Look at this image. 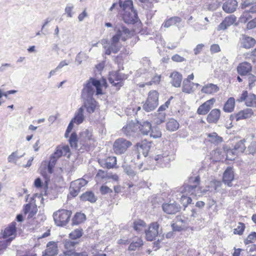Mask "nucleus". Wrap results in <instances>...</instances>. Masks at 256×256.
I'll list each match as a JSON object with an SVG mask.
<instances>
[{"label":"nucleus","instance_id":"1","mask_svg":"<svg viewBox=\"0 0 256 256\" xmlns=\"http://www.w3.org/2000/svg\"><path fill=\"white\" fill-rule=\"evenodd\" d=\"M94 88H96V78H90L82 90L81 97L83 100V106L88 112L91 114L94 112L96 108V100L94 98Z\"/></svg>","mask_w":256,"mask_h":256},{"label":"nucleus","instance_id":"2","mask_svg":"<svg viewBox=\"0 0 256 256\" xmlns=\"http://www.w3.org/2000/svg\"><path fill=\"white\" fill-rule=\"evenodd\" d=\"M175 159L174 152L168 147L164 148L160 154L152 158V162L161 168L168 167L170 162Z\"/></svg>","mask_w":256,"mask_h":256},{"label":"nucleus","instance_id":"3","mask_svg":"<svg viewBox=\"0 0 256 256\" xmlns=\"http://www.w3.org/2000/svg\"><path fill=\"white\" fill-rule=\"evenodd\" d=\"M200 184V177L199 176L194 177L190 176L182 186L180 188V192L186 194L196 196V191L199 190Z\"/></svg>","mask_w":256,"mask_h":256},{"label":"nucleus","instance_id":"4","mask_svg":"<svg viewBox=\"0 0 256 256\" xmlns=\"http://www.w3.org/2000/svg\"><path fill=\"white\" fill-rule=\"evenodd\" d=\"M72 214L71 210L65 209L59 210L53 214V218L56 224L62 226H66L70 220Z\"/></svg>","mask_w":256,"mask_h":256},{"label":"nucleus","instance_id":"5","mask_svg":"<svg viewBox=\"0 0 256 256\" xmlns=\"http://www.w3.org/2000/svg\"><path fill=\"white\" fill-rule=\"evenodd\" d=\"M244 142V139L238 141L235 144L233 148H227L226 147H224L227 158L232 160L234 159L236 156L242 154L246 148Z\"/></svg>","mask_w":256,"mask_h":256},{"label":"nucleus","instance_id":"6","mask_svg":"<svg viewBox=\"0 0 256 256\" xmlns=\"http://www.w3.org/2000/svg\"><path fill=\"white\" fill-rule=\"evenodd\" d=\"M159 94L156 90L149 92L146 100L142 106L143 109L146 112L154 110L158 104Z\"/></svg>","mask_w":256,"mask_h":256},{"label":"nucleus","instance_id":"7","mask_svg":"<svg viewBox=\"0 0 256 256\" xmlns=\"http://www.w3.org/2000/svg\"><path fill=\"white\" fill-rule=\"evenodd\" d=\"M132 145L130 141L124 138H118L114 142L112 148L115 154L121 155L126 152L128 148Z\"/></svg>","mask_w":256,"mask_h":256},{"label":"nucleus","instance_id":"8","mask_svg":"<svg viewBox=\"0 0 256 256\" xmlns=\"http://www.w3.org/2000/svg\"><path fill=\"white\" fill-rule=\"evenodd\" d=\"M114 31L116 34L113 36L110 40V42L113 43H119L120 38L122 41H126L130 32L128 28L123 25L116 26Z\"/></svg>","mask_w":256,"mask_h":256},{"label":"nucleus","instance_id":"9","mask_svg":"<svg viewBox=\"0 0 256 256\" xmlns=\"http://www.w3.org/2000/svg\"><path fill=\"white\" fill-rule=\"evenodd\" d=\"M134 8L133 2L132 0H118V2H114L110 8V11L116 10L118 11L122 10L123 12Z\"/></svg>","mask_w":256,"mask_h":256},{"label":"nucleus","instance_id":"10","mask_svg":"<svg viewBox=\"0 0 256 256\" xmlns=\"http://www.w3.org/2000/svg\"><path fill=\"white\" fill-rule=\"evenodd\" d=\"M238 102L245 101L248 106L254 107L256 106V95L254 94H248L246 90H244L239 98H237Z\"/></svg>","mask_w":256,"mask_h":256},{"label":"nucleus","instance_id":"11","mask_svg":"<svg viewBox=\"0 0 256 256\" xmlns=\"http://www.w3.org/2000/svg\"><path fill=\"white\" fill-rule=\"evenodd\" d=\"M160 224L158 222H153L150 224L148 229L145 230L146 238L148 241H152L158 234Z\"/></svg>","mask_w":256,"mask_h":256},{"label":"nucleus","instance_id":"12","mask_svg":"<svg viewBox=\"0 0 256 256\" xmlns=\"http://www.w3.org/2000/svg\"><path fill=\"white\" fill-rule=\"evenodd\" d=\"M162 209L166 214H174L180 210L181 207L178 204L174 202L173 203L163 204Z\"/></svg>","mask_w":256,"mask_h":256},{"label":"nucleus","instance_id":"13","mask_svg":"<svg viewBox=\"0 0 256 256\" xmlns=\"http://www.w3.org/2000/svg\"><path fill=\"white\" fill-rule=\"evenodd\" d=\"M138 18L136 12L134 8L130 10L124 12L122 14V18L124 22L128 24H134L136 22Z\"/></svg>","mask_w":256,"mask_h":256},{"label":"nucleus","instance_id":"14","mask_svg":"<svg viewBox=\"0 0 256 256\" xmlns=\"http://www.w3.org/2000/svg\"><path fill=\"white\" fill-rule=\"evenodd\" d=\"M152 146V142L146 140L138 142L136 146L138 152H142L144 157L148 155V153Z\"/></svg>","mask_w":256,"mask_h":256},{"label":"nucleus","instance_id":"15","mask_svg":"<svg viewBox=\"0 0 256 256\" xmlns=\"http://www.w3.org/2000/svg\"><path fill=\"white\" fill-rule=\"evenodd\" d=\"M58 254V244L54 242H49L46 248L42 252V256H54Z\"/></svg>","mask_w":256,"mask_h":256},{"label":"nucleus","instance_id":"16","mask_svg":"<svg viewBox=\"0 0 256 256\" xmlns=\"http://www.w3.org/2000/svg\"><path fill=\"white\" fill-rule=\"evenodd\" d=\"M139 122H129L126 126L123 127L124 132L126 136H133L136 132H138Z\"/></svg>","mask_w":256,"mask_h":256},{"label":"nucleus","instance_id":"17","mask_svg":"<svg viewBox=\"0 0 256 256\" xmlns=\"http://www.w3.org/2000/svg\"><path fill=\"white\" fill-rule=\"evenodd\" d=\"M16 224L15 222H12L8 224L2 233V237L4 238L11 237L15 238V235L16 232Z\"/></svg>","mask_w":256,"mask_h":256},{"label":"nucleus","instance_id":"18","mask_svg":"<svg viewBox=\"0 0 256 256\" xmlns=\"http://www.w3.org/2000/svg\"><path fill=\"white\" fill-rule=\"evenodd\" d=\"M215 102L216 100L214 98L206 100L198 108L197 113L202 115L206 114L210 111Z\"/></svg>","mask_w":256,"mask_h":256},{"label":"nucleus","instance_id":"19","mask_svg":"<svg viewBox=\"0 0 256 256\" xmlns=\"http://www.w3.org/2000/svg\"><path fill=\"white\" fill-rule=\"evenodd\" d=\"M234 179V172L232 168L228 166L223 174L222 182L228 186H232V182Z\"/></svg>","mask_w":256,"mask_h":256},{"label":"nucleus","instance_id":"20","mask_svg":"<svg viewBox=\"0 0 256 256\" xmlns=\"http://www.w3.org/2000/svg\"><path fill=\"white\" fill-rule=\"evenodd\" d=\"M224 1L222 5V10L228 14L234 12L238 6V2L236 0H224Z\"/></svg>","mask_w":256,"mask_h":256},{"label":"nucleus","instance_id":"21","mask_svg":"<svg viewBox=\"0 0 256 256\" xmlns=\"http://www.w3.org/2000/svg\"><path fill=\"white\" fill-rule=\"evenodd\" d=\"M241 46L245 48H250L253 47L256 43V40L246 34H242L240 38Z\"/></svg>","mask_w":256,"mask_h":256},{"label":"nucleus","instance_id":"22","mask_svg":"<svg viewBox=\"0 0 256 256\" xmlns=\"http://www.w3.org/2000/svg\"><path fill=\"white\" fill-rule=\"evenodd\" d=\"M236 20V17L234 15L226 16L218 26V30H224L232 25Z\"/></svg>","mask_w":256,"mask_h":256},{"label":"nucleus","instance_id":"23","mask_svg":"<svg viewBox=\"0 0 256 256\" xmlns=\"http://www.w3.org/2000/svg\"><path fill=\"white\" fill-rule=\"evenodd\" d=\"M253 114V111L251 108H246L240 110L236 114H234L232 117H235L236 121L240 120L246 119L250 118Z\"/></svg>","mask_w":256,"mask_h":256},{"label":"nucleus","instance_id":"24","mask_svg":"<svg viewBox=\"0 0 256 256\" xmlns=\"http://www.w3.org/2000/svg\"><path fill=\"white\" fill-rule=\"evenodd\" d=\"M113 76H114V80L118 82H114V81L112 82V78H110V82H111V83L113 82L114 83L113 84L114 86H119V87H120L122 86V84H123L122 81L124 80L127 79V78H128L127 75H126L120 72H116L114 74Z\"/></svg>","mask_w":256,"mask_h":256},{"label":"nucleus","instance_id":"25","mask_svg":"<svg viewBox=\"0 0 256 256\" xmlns=\"http://www.w3.org/2000/svg\"><path fill=\"white\" fill-rule=\"evenodd\" d=\"M252 70L250 64L247 62H242L237 67V71L240 76L246 75Z\"/></svg>","mask_w":256,"mask_h":256},{"label":"nucleus","instance_id":"26","mask_svg":"<svg viewBox=\"0 0 256 256\" xmlns=\"http://www.w3.org/2000/svg\"><path fill=\"white\" fill-rule=\"evenodd\" d=\"M220 111L215 108L211 110L207 116V121L209 123H216L220 118Z\"/></svg>","mask_w":256,"mask_h":256},{"label":"nucleus","instance_id":"27","mask_svg":"<svg viewBox=\"0 0 256 256\" xmlns=\"http://www.w3.org/2000/svg\"><path fill=\"white\" fill-rule=\"evenodd\" d=\"M170 78L172 86L176 88L180 87L182 78V74L178 72H174L171 74Z\"/></svg>","mask_w":256,"mask_h":256},{"label":"nucleus","instance_id":"28","mask_svg":"<svg viewBox=\"0 0 256 256\" xmlns=\"http://www.w3.org/2000/svg\"><path fill=\"white\" fill-rule=\"evenodd\" d=\"M84 109L82 106L80 108L78 111L75 113L74 117L71 120L76 124H82L84 119Z\"/></svg>","mask_w":256,"mask_h":256},{"label":"nucleus","instance_id":"29","mask_svg":"<svg viewBox=\"0 0 256 256\" xmlns=\"http://www.w3.org/2000/svg\"><path fill=\"white\" fill-rule=\"evenodd\" d=\"M219 90L217 85L213 84H208L202 88L201 92L202 93L210 94L218 92Z\"/></svg>","mask_w":256,"mask_h":256},{"label":"nucleus","instance_id":"30","mask_svg":"<svg viewBox=\"0 0 256 256\" xmlns=\"http://www.w3.org/2000/svg\"><path fill=\"white\" fill-rule=\"evenodd\" d=\"M146 227V224L142 220H138L133 222L134 229L138 233L145 232Z\"/></svg>","mask_w":256,"mask_h":256},{"label":"nucleus","instance_id":"31","mask_svg":"<svg viewBox=\"0 0 256 256\" xmlns=\"http://www.w3.org/2000/svg\"><path fill=\"white\" fill-rule=\"evenodd\" d=\"M152 128L151 124L148 121L139 122L138 132H140L144 135H147Z\"/></svg>","mask_w":256,"mask_h":256},{"label":"nucleus","instance_id":"32","mask_svg":"<svg viewBox=\"0 0 256 256\" xmlns=\"http://www.w3.org/2000/svg\"><path fill=\"white\" fill-rule=\"evenodd\" d=\"M207 136L208 142L215 145H218L223 140L221 136H218L215 132L208 134H207Z\"/></svg>","mask_w":256,"mask_h":256},{"label":"nucleus","instance_id":"33","mask_svg":"<svg viewBox=\"0 0 256 256\" xmlns=\"http://www.w3.org/2000/svg\"><path fill=\"white\" fill-rule=\"evenodd\" d=\"M234 106L235 99L232 97H230L225 102L223 110L226 112H231L234 110Z\"/></svg>","mask_w":256,"mask_h":256},{"label":"nucleus","instance_id":"34","mask_svg":"<svg viewBox=\"0 0 256 256\" xmlns=\"http://www.w3.org/2000/svg\"><path fill=\"white\" fill-rule=\"evenodd\" d=\"M143 244L144 242L140 238H136V240L130 242L128 250L129 251H134L142 247Z\"/></svg>","mask_w":256,"mask_h":256},{"label":"nucleus","instance_id":"35","mask_svg":"<svg viewBox=\"0 0 256 256\" xmlns=\"http://www.w3.org/2000/svg\"><path fill=\"white\" fill-rule=\"evenodd\" d=\"M194 82H191L188 80H184L182 82V91L186 94H192L194 92L192 84Z\"/></svg>","mask_w":256,"mask_h":256},{"label":"nucleus","instance_id":"36","mask_svg":"<svg viewBox=\"0 0 256 256\" xmlns=\"http://www.w3.org/2000/svg\"><path fill=\"white\" fill-rule=\"evenodd\" d=\"M108 87V83L106 78H102L101 80H97V96L102 94L103 88Z\"/></svg>","mask_w":256,"mask_h":256},{"label":"nucleus","instance_id":"37","mask_svg":"<svg viewBox=\"0 0 256 256\" xmlns=\"http://www.w3.org/2000/svg\"><path fill=\"white\" fill-rule=\"evenodd\" d=\"M179 126V123L174 118H170L166 124V128L170 132L176 130Z\"/></svg>","mask_w":256,"mask_h":256},{"label":"nucleus","instance_id":"38","mask_svg":"<svg viewBox=\"0 0 256 256\" xmlns=\"http://www.w3.org/2000/svg\"><path fill=\"white\" fill-rule=\"evenodd\" d=\"M80 200L82 201H88L90 202H96L94 194L92 191H87L82 194L80 196Z\"/></svg>","mask_w":256,"mask_h":256},{"label":"nucleus","instance_id":"39","mask_svg":"<svg viewBox=\"0 0 256 256\" xmlns=\"http://www.w3.org/2000/svg\"><path fill=\"white\" fill-rule=\"evenodd\" d=\"M85 214L81 212H76L72 218V225H78L86 220Z\"/></svg>","mask_w":256,"mask_h":256},{"label":"nucleus","instance_id":"40","mask_svg":"<svg viewBox=\"0 0 256 256\" xmlns=\"http://www.w3.org/2000/svg\"><path fill=\"white\" fill-rule=\"evenodd\" d=\"M72 186L80 191L81 188L88 184V181L84 178H79L72 182L71 183Z\"/></svg>","mask_w":256,"mask_h":256},{"label":"nucleus","instance_id":"41","mask_svg":"<svg viewBox=\"0 0 256 256\" xmlns=\"http://www.w3.org/2000/svg\"><path fill=\"white\" fill-rule=\"evenodd\" d=\"M182 19L180 17L174 16L164 22L162 26L165 28H168L172 25H174L177 23H180Z\"/></svg>","mask_w":256,"mask_h":256},{"label":"nucleus","instance_id":"42","mask_svg":"<svg viewBox=\"0 0 256 256\" xmlns=\"http://www.w3.org/2000/svg\"><path fill=\"white\" fill-rule=\"evenodd\" d=\"M190 214H188L187 218L190 220H194V218L198 217L201 212V210L198 208H190Z\"/></svg>","mask_w":256,"mask_h":256},{"label":"nucleus","instance_id":"43","mask_svg":"<svg viewBox=\"0 0 256 256\" xmlns=\"http://www.w3.org/2000/svg\"><path fill=\"white\" fill-rule=\"evenodd\" d=\"M122 167L124 168V172L130 178H133L136 174V172L130 166L126 164H123Z\"/></svg>","mask_w":256,"mask_h":256},{"label":"nucleus","instance_id":"44","mask_svg":"<svg viewBox=\"0 0 256 256\" xmlns=\"http://www.w3.org/2000/svg\"><path fill=\"white\" fill-rule=\"evenodd\" d=\"M150 136L154 138H160L162 136V132L160 128L156 126H152L150 130Z\"/></svg>","mask_w":256,"mask_h":256},{"label":"nucleus","instance_id":"45","mask_svg":"<svg viewBox=\"0 0 256 256\" xmlns=\"http://www.w3.org/2000/svg\"><path fill=\"white\" fill-rule=\"evenodd\" d=\"M88 58V56L83 52H80L76 56L75 62H77V64H80L82 61H86Z\"/></svg>","mask_w":256,"mask_h":256},{"label":"nucleus","instance_id":"46","mask_svg":"<svg viewBox=\"0 0 256 256\" xmlns=\"http://www.w3.org/2000/svg\"><path fill=\"white\" fill-rule=\"evenodd\" d=\"M69 143L72 148H76L78 147V136L76 132H72L69 138Z\"/></svg>","mask_w":256,"mask_h":256},{"label":"nucleus","instance_id":"47","mask_svg":"<svg viewBox=\"0 0 256 256\" xmlns=\"http://www.w3.org/2000/svg\"><path fill=\"white\" fill-rule=\"evenodd\" d=\"M82 235V229L78 228L71 232L70 234V238L72 240H76L80 238Z\"/></svg>","mask_w":256,"mask_h":256},{"label":"nucleus","instance_id":"48","mask_svg":"<svg viewBox=\"0 0 256 256\" xmlns=\"http://www.w3.org/2000/svg\"><path fill=\"white\" fill-rule=\"evenodd\" d=\"M106 160L108 169L114 168L116 164V158L115 156H109L106 158Z\"/></svg>","mask_w":256,"mask_h":256},{"label":"nucleus","instance_id":"49","mask_svg":"<svg viewBox=\"0 0 256 256\" xmlns=\"http://www.w3.org/2000/svg\"><path fill=\"white\" fill-rule=\"evenodd\" d=\"M166 119V114L164 112H160L158 115L154 118V122L157 125L164 122Z\"/></svg>","mask_w":256,"mask_h":256},{"label":"nucleus","instance_id":"50","mask_svg":"<svg viewBox=\"0 0 256 256\" xmlns=\"http://www.w3.org/2000/svg\"><path fill=\"white\" fill-rule=\"evenodd\" d=\"M245 224L242 222H238L236 228L234 230V233L236 234L241 236L243 234L245 229Z\"/></svg>","mask_w":256,"mask_h":256},{"label":"nucleus","instance_id":"51","mask_svg":"<svg viewBox=\"0 0 256 256\" xmlns=\"http://www.w3.org/2000/svg\"><path fill=\"white\" fill-rule=\"evenodd\" d=\"M256 240V232H253L248 234L247 238L244 240V244L247 245L254 243Z\"/></svg>","mask_w":256,"mask_h":256},{"label":"nucleus","instance_id":"52","mask_svg":"<svg viewBox=\"0 0 256 256\" xmlns=\"http://www.w3.org/2000/svg\"><path fill=\"white\" fill-rule=\"evenodd\" d=\"M25 153H24L22 155L18 156V151H15L12 152L8 158V160L9 162H14L15 159H19L20 158L24 156Z\"/></svg>","mask_w":256,"mask_h":256},{"label":"nucleus","instance_id":"53","mask_svg":"<svg viewBox=\"0 0 256 256\" xmlns=\"http://www.w3.org/2000/svg\"><path fill=\"white\" fill-rule=\"evenodd\" d=\"M171 227L173 232H180L185 229L186 228V225L178 224L176 222L171 224Z\"/></svg>","mask_w":256,"mask_h":256},{"label":"nucleus","instance_id":"54","mask_svg":"<svg viewBox=\"0 0 256 256\" xmlns=\"http://www.w3.org/2000/svg\"><path fill=\"white\" fill-rule=\"evenodd\" d=\"M14 238V237H11L7 238L3 242H0V252L6 250L8 246L10 244L11 242Z\"/></svg>","mask_w":256,"mask_h":256},{"label":"nucleus","instance_id":"55","mask_svg":"<svg viewBox=\"0 0 256 256\" xmlns=\"http://www.w3.org/2000/svg\"><path fill=\"white\" fill-rule=\"evenodd\" d=\"M64 254L66 256H88L86 252H76L72 250H68Z\"/></svg>","mask_w":256,"mask_h":256},{"label":"nucleus","instance_id":"56","mask_svg":"<svg viewBox=\"0 0 256 256\" xmlns=\"http://www.w3.org/2000/svg\"><path fill=\"white\" fill-rule=\"evenodd\" d=\"M98 128L100 138H104L106 134V130L104 126L102 124H100L98 125Z\"/></svg>","mask_w":256,"mask_h":256},{"label":"nucleus","instance_id":"57","mask_svg":"<svg viewBox=\"0 0 256 256\" xmlns=\"http://www.w3.org/2000/svg\"><path fill=\"white\" fill-rule=\"evenodd\" d=\"M110 50H112V52L114 54H116L120 50L121 44L119 43H113L110 42Z\"/></svg>","mask_w":256,"mask_h":256},{"label":"nucleus","instance_id":"58","mask_svg":"<svg viewBox=\"0 0 256 256\" xmlns=\"http://www.w3.org/2000/svg\"><path fill=\"white\" fill-rule=\"evenodd\" d=\"M74 8V6L71 4H68L66 5L65 8V12L67 14V16L69 18H72L73 15V13L72 12V10Z\"/></svg>","mask_w":256,"mask_h":256},{"label":"nucleus","instance_id":"59","mask_svg":"<svg viewBox=\"0 0 256 256\" xmlns=\"http://www.w3.org/2000/svg\"><path fill=\"white\" fill-rule=\"evenodd\" d=\"M181 200L182 202H184L186 200V204L185 205L184 203V210H186V208H190V206H190H188V204H190L192 202V200L190 198L184 196V194H183L182 196Z\"/></svg>","mask_w":256,"mask_h":256},{"label":"nucleus","instance_id":"60","mask_svg":"<svg viewBox=\"0 0 256 256\" xmlns=\"http://www.w3.org/2000/svg\"><path fill=\"white\" fill-rule=\"evenodd\" d=\"M78 244V242L71 241L70 240H66L64 242V247L66 249L72 250L74 246Z\"/></svg>","mask_w":256,"mask_h":256},{"label":"nucleus","instance_id":"61","mask_svg":"<svg viewBox=\"0 0 256 256\" xmlns=\"http://www.w3.org/2000/svg\"><path fill=\"white\" fill-rule=\"evenodd\" d=\"M248 150L250 154L254 155L256 154V142H252L248 148Z\"/></svg>","mask_w":256,"mask_h":256},{"label":"nucleus","instance_id":"62","mask_svg":"<svg viewBox=\"0 0 256 256\" xmlns=\"http://www.w3.org/2000/svg\"><path fill=\"white\" fill-rule=\"evenodd\" d=\"M248 86L250 89H251L254 86V82L256 81V76L253 74H250L248 76Z\"/></svg>","mask_w":256,"mask_h":256},{"label":"nucleus","instance_id":"63","mask_svg":"<svg viewBox=\"0 0 256 256\" xmlns=\"http://www.w3.org/2000/svg\"><path fill=\"white\" fill-rule=\"evenodd\" d=\"M154 40L158 44H160L162 46H164L166 42L163 40L161 34H158L156 35V37L154 38Z\"/></svg>","mask_w":256,"mask_h":256},{"label":"nucleus","instance_id":"64","mask_svg":"<svg viewBox=\"0 0 256 256\" xmlns=\"http://www.w3.org/2000/svg\"><path fill=\"white\" fill-rule=\"evenodd\" d=\"M256 27V18H254L248 22L246 25L248 30H252Z\"/></svg>","mask_w":256,"mask_h":256}]
</instances>
